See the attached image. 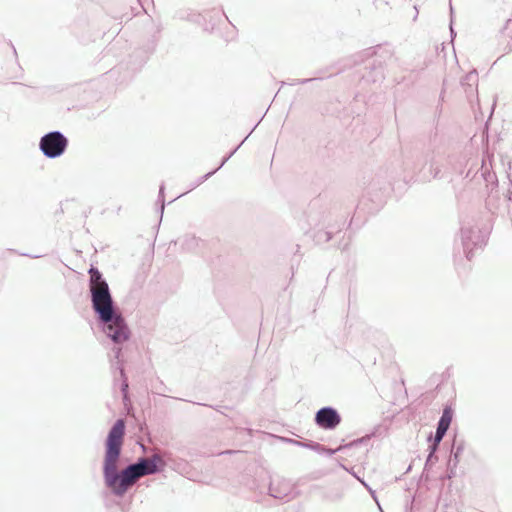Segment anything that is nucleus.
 Returning a JSON list of instances; mask_svg holds the SVG:
<instances>
[{
    "label": "nucleus",
    "instance_id": "obj_1",
    "mask_svg": "<svg viewBox=\"0 0 512 512\" xmlns=\"http://www.w3.org/2000/svg\"><path fill=\"white\" fill-rule=\"evenodd\" d=\"M124 435L125 423L122 419H119L108 434L104 460V475L107 485L119 495L123 494L139 477L155 471V465L152 462L143 460L140 463L130 465L121 474L117 473V462Z\"/></svg>",
    "mask_w": 512,
    "mask_h": 512
},
{
    "label": "nucleus",
    "instance_id": "obj_2",
    "mask_svg": "<svg viewBox=\"0 0 512 512\" xmlns=\"http://www.w3.org/2000/svg\"><path fill=\"white\" fill-rule=\"evenodd\" d=\"M89 287L94 310L100 319L107 324L106 334L115 342L122 343L129 337V330L123 318L114 314L113 301L107 282L101 272L92 267L89 269Z\"/></svg>",
    "mask_w": 512,
    "mask_h": 512
},
{
    "label": "nucleus",
    "instance_id": "obj_3",
    "mask_svg": "<svg viewBox=\"0 0 512 512\" xmlns=\"http://www.w3.org/2000/svg\"><path fill=\"white\" fill-rule=\"evenodd\" d=\"M68 140L60 132H50L40 140V149L49 158L59 157L64 153Z\"/></svg>",
    "mask_w": 512,
    "mask_h": 512
},
{
    "label": "nucleus",
    "instance_id": "obj_4",
    "mask_svg": "<svg viewBox=\"0 0 512 512\" xmlns=\"http://www.w3.org/2000/svg\"><path fill=\"white\" fill-rule=\"evenodd\" d=\"M316 423L324 429H334L341 422V417L333 408L326 407L316 413Z\"/></svg>",
    "mask_w": 512,
    "mask_h": 512
},
{
    "label": "nucleus",
    "instance_id": "obj_5",
    "mask_svg": "<svg viewBox=\"0 0 512 512\" xmlns=\"http://www.w3.org/2000/svg\"><path fill=\"white\" fill-rule=\"evenodd\" d=\"M449 428L448 424H445L441 420H439L437 431L434 438V445L432 447V452L436 450L437 445L441 442L444 435L446 434L447 430Z\"/></svg>",
    "mask_w": 512,
    "mask_h": 512
},
{
    "label": "nucleus",
    "instance_id": "obj_6",
    "mask_svg": "<svg viewBox=\"0 0 512 512\" xmlns=\"http://www.w3.org/2000/svg\"><path fill=\"white\" fill-rule=\"evenodd\" d=\"M452 416H453V412H452L451 408L447 407L444 409L440 420L450 426L451 421H452Z\"/></svg>",
    "mask_w": 512,
    "mask_h": 512
}]
</instances>
